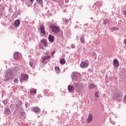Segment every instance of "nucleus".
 <instances>
[{
  "label": "nucleus",
  "instance_id": "nucleus-5",
  "mask_svg": "<svg viewBox=\"0 0 126 126\" xmlns=\"http://www.w3.org/2000/svg\"><path fill=\"white\" fill-rule=\"evenodd\" d=\"M93 120V115H92V114L90 113L88 115V118L87 119V123H91V122H92Z\"/></svg>",
  "mask_w": 126,
  "mask_h": 126
},
{
  "label": "nucleus",
  "instance_id": "nucleus-29",
  "mask_svg": "<svg viewBox=\"0 0 126 126\" xmlns=\"http://www.w3.org/2000/svg\"><path fill=\"white\" fill-rule=\"evenodd\" d=\"M30 93H34V94H36L37 93V91L36 90H34L33 91H31Z\"/></svg>",
  "mask_w": 126,
  "mask_h": 126
},
{
  "label": "nucleus",
  "instance_id": "nucleus-34",
  "mask_svg": "<svg viewBox=\"0 0 126 126\" xmlns=\"http://www.w3.org/2000/svg\"><path fill=\"white\" fill-rule=\"evenodd\" d=\"M71 47L72 48V49H74V48H75V45L74 44H72L71 45Z\"/></svg>",
  "mask_w": 126,
  "mask_h": 126
},
{
  "label": "nucleus",
  "instance_id": "nucleus-45",
  "mask_svg": "<svg viewBox=\"0 0 126 126\" xmlns=\"http://www.w3.org/2000/svg\"><path fill=\"white\" fill-rule=\"evenodd\" d=\"M3 103L4 104V105H5V103H4V102H3Z\"/></svg>",
  "mask_w": 126,
  "mask_h": 126
},
{
  "label": "nucleus",
  "instance_id": "nucleus-21",
  "mask_svg": "<svg viewBox=\"0 0 126 126\" xmlns=\"http://www.w3.org/2000/svg\"><path fill=\"white\" fill-rule=\"evenodd\" d=\"M109 22H110V20L108 19V18H106L103 22V23L104 24V25H107V24H108V23H109Z\"/></svg>",
  "mask_w": 126,
  "mask_h": 126
},
{
  "label": "nucleus",
  "instance_id": "nucleus-35",
  "mask_svg": "<svg viewBox=\"0 0 126 126\" xmlns=\"http://www.w3.org/2000/svg\"><path fill=\"white\" fill-rule=\"evenodd\" d=\"M30 65L31 66V67H33V63L30 62Z\"/></svg>",
  "mask_w": 126,
  "mask_h": 126
},
{
  "label": "nucleus",
  "instance_id": "nucleus-41",
  "mask_svg": "<svg viewBox=\"0 0 126 126\" xmlns=\"http://www.w3.org/2000/svg\"><path fill=\"white\" fill-rule=\"evenodd\" d=\"M31 2H33V1H34V0H30Z\"/></svg>",
  "mask_w": 126,
  "mask_h": 126
},
{
  "label": "nucleus",
  "instance_id": "nucleus-24",
  "mask_svg": "<svg viewBox=\"0 0 126 126\" xmlns=\"http://www.w3.org/2000/svg\"><path fill=\"white\" fill-rule=\"evenodd\" d=\"M100 95L99 92H96L95 93L94 96L95 98H99V97H100V95Z\"/></svg>",
  "mask_w": 126,
  "mask_h": 126
},
{
  "label": "nucleus",
  "instance_id": "nucleus-31",
  "mask_svg": "<svg viewBox=\"0 0 126 126\" xmlns=\"http://www.w3.org/2000/svg\"><path fill=\"white\" fill-rule=\"evenodd\" d=\"M10 108L12 110H13V109H14V104H10Z\"/></svg>",
  "mask_w": 126,
  "mask_h": 126
},
{
  "label": "nucleus",
  "instance_id": "nucleus-16",
  "mask_svg": "<svg viewBox=\"0 0 126 126\" xmlns=\"http://www.w3.org/2000/svg\"><path fill=\"white\" fill-rule=\"evenodd\" d=\"M15 24L16 26H17V27H18V26L20 25V20H16V21H15Z\"/></svg>",
  "mask_w": 126,
  "mask_h": 126
},
{
  "label": "nucleus",
  "instance_id": "nucleus-3",
  "mask_svg": "<svg viewBox=\"0 0 126 126\" xmlns=\"http://www.w3.org/2000/svg\"><path fill=\"white\" fill-rule=\"evenodd\" d=\"M73 85L74 86V89H75L76 92L79 93L82 91L83 87L81 85V84L75 83L73 84Z\"/></svg>",
  "mask_w": 126,
  "mask_h": 126
},
{
  "label": "nucleus",
  "instance_id": "nucleus-4",
  "mask_svg": "<svg viewBox=\"0 0 126 126\" xmlns=\"http://www.w3.org/2000/svg\"><path fill=\"white\" fill-rule=\"evenodd\" d=\"M21 105H22V101L21 100H17L15 102V107L17 110H19L21 107Z\"/></svg>",
  "mask_w": 126,
  "mask_h": 126
},
{
  "label": "nucleus",
  "instance_id": "nucleus-9",
  "mask_svg": "<svg viewBox=\"0 0 126 126\" xmlns=\"http://www.w3.org/2000/svg\"><path fill=\"white\" fill-rule=\"evenodd\" d=\"M113 65L114 67H119V60L117 59H115L113 61Z\"/></svg>",
  "mask_w": 126,
  "mask_h": 126
},
{
  "label": "nucleus",
  "instance_id": "nucleus-15",
  "mask_svg": "<svg viewBox=\"0 0 126 126\" xmlns=\"http://www.w3.org/2000/svg\"><path fill=\"white\" fill-rule=\"evenodd\" d=\"M4 113L6 115H8L10 113V109L8 108H5Z\"/></svg>",
  "mask_w": 126,
  "mask_h": 126
},
{
  "label": "nucleus",
  "instance_id": "nucleus-23",
  "mask_svg": "<svg viewBox=\"0 0 126 126\" xmlns=\"http://www.w3.org/2000/svg\"><path fill=\"white\" fill-rule=\"evenodd\" d=\"M38 3L40 4L41 6H43V0H36Z\"/></svg>",
  "mask_w": 126,
  "mask_h": 126
},
{
  "label": "nucleus",
  "instance_id": "nucleus-18",
  "mask_svg": "<svg viewBox=\"0 0 126 126\" xmlns=\"http://www.w3.org/2000/svg\"><path fill=\"white\" fill-rule=\"evenodd\" d=\"M95 85L94 84H91L89 85V89H94L95 88Z\"/></svg>",
  "mask_w": 126,
  "mask_h": 126
},
{
  "label": "nucleus",
  "instance_id": "nucleus-40",
  "mask_svg": "<svg viewBox=\"0 0 126 126\" xmlns=\"http://www.w3.org/2000/svg\"><path fill=\"white\" fill-rule=\"evenodd\" d=\"M125 100L126 102V95L125 96Z\"/></svg>",
  "mask_w": 126,
  "mask_h": 126
},
{
  "label": "nucleus",
  "instance_id": "nucleus-8",
  "mask_svg": "<svg viewBox=\"0 0 126 126\" xmlns=\"http://www.w3.org/2000/svg\"><path fill=\"white\" fill-rule=\"evenodd\" d=\"M78 75V73H76V72H73L71 74V77L72 79H76Z\"/></svg>",
  "mask_w": 126,
  "mask_h": 126
},
{
  "label": "nucleus",
  "instance_id": "nucleus-13",
  "mask_svg": "<svg viewBox=\"0 0 126 126\" xmlns=\"http://www.w3.org/2000/svg\"><path fill=\"white\" fill-rule=\"evenodd\" d=\"M41 43L44 45V47H48V42L45 39H43L41 41Z\"/></svg>",
  "mask_w": 126,
  "mask_h": 126
},
{
  "label": "nucleus",
  "instance_id": "nucleus-30",
  "mask_svg": "<svg viewBox=\"0 0 126 126\" xmlns=\"http://www.w3.org/2000/svg\"><path fill=\"white\" fill-rule=\"evenodd\" d=\"M63 21H64L65 22V24H67V23H68V22H69V21H68V20H67L66 19H63Z\"/></svg>",
  "mask_w": 126,
  "mask_h": 126
},
{
  "label": "nucleus",
  "instance_id": "nucleus-37",
  "mask_svg": "<svg viewBox=\"0 0 126 126\" xmlns=\"http://www.w3.org/2000/svg\"><path fill=\"white\" fill-rule=\"evenodd\" d=\"M1 16H2V13H0V18H1Z\"/></svg>",
  "mask_w": 126,
  "mask_h": 126
},
{
  "label": "nucleus",
  "instance_id": "nucleus-19",
  "mask_svg": "<svg viewBox=\"0 0 126 126\" xmlns=\"http://www.w3.org/2000/svg\"><path fill=\"white\" fill-rule=\"evenodd\" d=\"M18 57V52H15L14 55H13V58L14 60L17 59V57Z\"/></svg>",
  "mask_w": 126,
  "mask_h": 126
},
{
  "label": "nucleus",
  "instance_id": "nucleus-32",
  "mask_svg": "<svg viewBox=\"0 0 126 126\" xmlns=\"http://www.w3.org/2000/svg\"><path fill=\"white\" fill-rule=\"evenodd\" d=\"M18 82V79H15L14 80V83H17Z\"/></svg>",
  "mask_w": 126,
  "mask_h": 126
},
{
  "label": "nucleus",
  "instance_id": "nucleus-20",
  "mask_svg": "<svg viewBox=\"0 0 126 126\" xmlns=\"http://www.w3.org/2000/svg\"><path fill=\"white\" fill-rule=\"evenodd\" d=\"M80 41H81V43H82L83 44H84L85 40L84 36L83 35H82L80 37Z\"/></svg>",
  "mask_w": 126,
  "mask_h": 126
},
{
  "label": "nucleus",
  "instance_id": "nucleus-22",
  "mask_svg": "<svg viewBox=\"0 0 126 126\" xmlns=\"http://www.w3.org/2000/svg\"><path fill=\"white\" fill-rule=\"evenodd\" d=\"M60 63L61 64H64L65 63V60H64V59L62 58L60 61Z\"/></svg>",
  "mask_w": 126,
  "mask_h": 126
},
{
  "label": "nucleus",
  "instance_id": "nucleus-38",
  "mask_svg": "<svg viewBox=\"0 0 126 126\" xmlns=\"http://www.w3.org/2000/svg\"><path fill=\"white\" fill-rule=\"evenodd\" d=\"M48 92V90H45V91H44V93L46 94V93H47Z\"/></svg>",
  "mask_w": 126,
  "mask_h": 126
},
{
  "label": "nucleus",
  "instance_id": "nucleus-33",
  "mask_svg": "<svg viewBox=\"0 0 126 126\" xmlns=\"http://www.w3.org/2000/svg\"><path fill=\"white\" fill-rule=\"evenodd\" d=\"M55 54H56V51H53L52 53H51V55L52 56H53V57H54V55H55Z\"/></svg>",
  "mask_w": 126,
  "mask_h": 126
},
{
  "label": "nucleus",
  "instance_id": "nucleus-17",
  "mask_svg": "<svg viewBox=\"0 0 126 126\" xmlns=\"http://www.w3.org/2000/svg\"><path fill=\"white\" fill-rule=\"evenodd\" d=\"M55 70L56 71L57 73H60L61 72V70H60V67L58 66L55 67Z\"/></svg>",
  "mask_w": 126,
  "mask_h": 126
},
{
  "label": "nucleus",
  "instance_id": "nucleus-1",
  "mask_svg": "<svg viewBox=\"0 0 126 126\" xmlns=\"http://www.w3.org/2000/svg\"><path fill=\"white\" fill-rule=\"evenodd\" d=\"M14 77V74H13V70L8 69L5 71L4 81H12Z\"/></svg>",
  "mask_w": 126,
  "mask_h": 126
},
{
  "label": "nucleus",
  "instance_id": "nucleus-12",
  "mask_svg": "<svg viewBox=\"0 0 126 126\" xmlns=\"http://www.w3.org/2000/svg\"><path fill=\"white\" fill-rule=\"evenodd\" d=\"M80 66L83 68H86L88 66V64L85 62H82L80 64Z\"/></svg>",
  "mask_w": 126,
  "mask_h": 126
},
{
  "label": "nucleus",
  "instance_id": "nucleus-6",
  "mask_svg": "<svg viewBox=\"0 0 126 126\" xmlns=\"http://www.w3.org/2000/svg\"><path fill=\"white\" fill-rule=\"evenodd\" d=\"M29 76L28 74H22L21 78H20L21 80H27L28 79Z\"/></svg>",
  "mask_w": 126,
  "mask_h": 126
},
{
  "label": "nucleus",
  "instance_id": "nucleus-14",
  "mask_svg": "<svg viewBox=\"0 0 126 126\" xmlns=\"http://www.w3.org/2000/svg\"><path fill=\"white\" fill-rule=\"evenodd\" d=\"M68 91H69V92H72V90H73V88H74V87L71 85H69L68 86Z\"/></svg>",
  "mask_w": 126,
  "mask_h": 126
},
{
  "label": "nucleus",
  "instance_id": "nucleus-44",
  "mask_svg": "<svg viewBox=\"0 0 126 126\" xmlns=\"http://www.w3.org/2000/svg\"><path fill=\"white\" fill-rule=\"evenodd\" d=\"M91 19H93V18H91Z\"/></svg>",
  "mask_w": 126,
  "mask_h": 126
},
{
  "label": "nucleus",
  "instance_id": "nucleus-43",
  "mask_svg": "<svg viewBox=\"0 0 126 126\" xmlns=\"http://www.w3.org/2000/svg\"><path fill=\"white\" fill-rule=\"evenodd\" d=\"M22 114H24L25 113L24 112H22Z\"/></svg>",
  "mask_w": 126,
  "mask_h": 126
},
{
  "label": "nucleus",
  "instance_id": "nucleus-28",
  "mask_svg": "<svg viewBox=\"0 0 126 126\" xmlns=\"http://www.w3.org/2000/svg\"><path fill=\"white\" fill-rule=\"evenodd\" d=\"M93 56H94V60H96V59H97V54H96V53H94L93 54Z\"/></svg>",
  "mask_w": 126,
  "mask_h": 126
},
{
  "label": "nucleus",
  "instance_id": "nucleus-26",
  "mask_svg": "<svg viewBox=\"0 0 126 126\" xmlns=\"http://www.w3.org/2000/svg\"><path fill=\"white\" fill-rule=\"evenodd\" d=\"M15 70L16 71V72H19V71H20V68H19V67H16L15 68Z\"/></svg>",
  "mask_w": 126,
  "mask_h": 126
},
{
  "label": "nucleus",
  "instance_id": "nucleus-11",
  "mask_svg": "<svg viewBox=\"0 0 126 126\" xmlns=\"http://www.w3.org/2000/svg\"><path fill=\"white\" fill-rule=\"evenodd\" d=\"M32 111L33 112H34V113H40V111H41V109H40V108H39V107L35 106L32 108Z\"/></svg>",
  "mask_w": 126,
  "mask_h": 126
},
{
  "label": "nucleus",
  "instance_id": "nucleus-42",
  "mask_svg": "<svg viewBox=\"0 0 126 126\" xmlns=\"http://www.w3.org/2000/svg\"><path fill=\"white\" fill-rule=\"evenodd\" d=\"M124 13H125V15H126V11H124Z\"/></svg>",
  "mask_w": 126,
  "mask_h": 126
},
{
  "label": "nucleus",
  "instance_id": "nucleus-39",
  "mask_svg": "<svg viewBox=\"0 0 126 126\" xmlns=\"http://www.w3.org/2000/svg\"><path fill=\"white\" fill-rule=\"evenodd\" d=\"M65 2L66 3L68 2V0H65Z\"/></svg>",
  "mask_w": 126,
  "mask_h": 126
},
{
  "label": "nucleus",
  "instance_id": "nucleus-2",
  "mask_svg": "<svg viewBox=\"0 0 126 126\" xmlns=\"http://www.w3.org/2000/svg\"><path fill=\"white\" fill-rule=\"evenodd\" d=\"M49 28L51 29L52 32L54 34H58L60 32V28L55 25H50Z\"/></svg>",
  "mask_w": 126,
  "mask_h": 126
},
{
  "label": "nucleus",
  "instance_id": "nucleus-7",
  "mask_svg": "<svg viewBox=\"0 0 126 126\" xmlns=\"http://www.w3.org/2000/svg\"><path fill=\"white\" fill-rule=\"evenodd\" d=\"M40 31L41 34L46 35V31H45V26H44V25H41L40 26Z\"/></svg>",
  "mask_w": 126,
  "mask_h": 126
},
{
  "label": "nucleus",
  "instance_id": "nucleus-36",
  "mask_svg": "<svg viewBox=\"0 0 126 126\" xmlns=\"http://www.w3.org/2000/svg\"><path fill=\"white\" fill-rule=\"evenodd\" d=\"M118 29H119V28L113 27V30H114L116 31V30H118Z\"/></svg>",
  "mask_w": 126,
  "mask_h": 126
},
{
  "label": "nucleus",
  "instance_id": "nucleus-27",
  "mask_svg": "<svg viewBox=\"0 0 126 126\" xmlns=\"http://www.w3.org/2000/svg\"><path fill=\"white\" fill-rule=\"evenodd\" d=\"M115 97L117 98V99H120V98H121V95L119 94V93H117L115 94Z\"/></svg>",
  "mask_w": 126,
  "mask_h": 126
},
{
  "label": "nucleus",
  "instance_id": "nucleus-25",
  "mask_svg": "<svg viewBox=\"0 0 126 126\" xmlns=\"http://www.w3.org/2000/svg\"><path fill=\"white\" fill-rule=\"evenodd\" d=\"M51 58V56H47L44 57H42L43 61H46V60H49Z\"/></svg>",
  "mask_w": 126,
  "mask_h": 126
},
{
  "label": "nucleus",
  "instance_id": "nucleus-10",
  "mask_svg": "<svg viewBox=\"0 0 126 126\" xmlns=\"http://www.w3.org/2000/svg\"><path fill=\"white\" fill-rule=\"evenodd\" d=\"M48 40L51 43H53L55 41V36L52 34H49L48 36Z\"/></svg>",
  "mask_w": 126,
  "mask_h": 126
}]
</instances>
